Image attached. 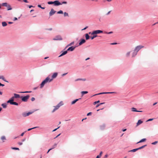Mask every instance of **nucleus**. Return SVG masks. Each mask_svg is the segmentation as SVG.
<instances>
[{"label":"nucleus","mask_w":158,"mask_h":158,"mask_svg":"<svg viewBox=\"0 0 158 158\" xmlns=\"http://www.w3.org/2000/svg\"><path fill=\"white\" fill-rule=\"evenodd\" d=\"M52 81V79H50L49 76L47 77L40 85V88L42 89L43 87L45 84L48 83H50Z\"/></svg>","instance_id":"nucleus-1"},{"label":"nucleus","mask_w":158,"mask_h":158,"mask_svg":"<svg viewBox=\"0 0 158 158\" xmlns=\"http://www.w3.org/2000/svg\"><path fill=\"white\" fill-rule=\"evenodd\" d=\"M29 95H27V96H21V99L22 101L24 102H26L27 101V100L29 99Z\"/></svg>","instance_id":"nucleus-2"},{"label":"nucleus","mask_w":158,"mask_h":158,"mask_svg":"<svg viewBox=\"0 0 158 158\" xmlns=\"http://www.w3.org/2000/svg\"><path fill=\"white\" fill-rule=\"evenodd\" d=\"M143 48H144L143 46L139 45L136 47L134 50L138 52L140 50Z\"/></svg>","instance_id":"nucleus-3"},{"label":"nucleus","mask_w":158,"mask_h":158,"mask_svg":"<svg viewBox=\"0 0 158 158\" xmlns=\"http://www.w3.org/2000/svg\"><path fill=\"white\" fill-rule=\"evenodd\" d=\"M103 31L100 30H97L94 31L91 33L92 35H96L97 34L102 33Z\"/></svg>","instance_id":"nucleus-4"},{"label":"nucleus","mask_w":158,"mask_h":158,"mask_svg":"<svg viewBox=\"0 0 158 158\" xmlns=\"http://www.w3.org/2000/svg\"><path fill=\"white\" fill-rule=\"evenodd\" d=\"M54 40H62V38L60 35H58L56 36L53 39Z\"/></svg>","instance_id":"nucleus-5"},{"label":"nucleus","mask_w":158,"mask_h":158,"mask_svg":"<svg viewBox=\"0 0 158 158\" xmlns=\"http://www.w3.org/2000/svg\"><path fill=\"white\" fill-rule=\"evenodd\" d=\"M54 5L55 6H58L61 5V4L59 1L56 0L54 1Z\"/></svg>","instance_id":"nucleus-6"},{"label":"nucleus","mask_w":158,"mask_h":158,"mask_svg":"<svg viewBox=\"0 0 158 158\" xmlns=\"http://www.w3.org/2000/svg\"><path fill=\"white\" fill-rule=\"evenodd\" d=\"M76 47V46H71L68 48L67 51V52L68 51H70L71 52L73 51L74 50Z\"/></svg>","instance_id":"nucleus-7"},{"label":"nucleus","mask_w":158,"mask_h":158,"mask_svg":"<svg viewBox=\"0 0 158 158\" xmlns=\"http://www.w3.org/2000/svg\"><path fill=\"white\" fill-rule=\"evenodd\" d=\"M56 12V11H55L53 9H52L49 12V15L50 16H51L55 14Z\"/></svg>","instance_id":"nucleus-8"},{"label":"nucleus","mask_w":158,"mask_h":158,"mask_svg":"<svg viewBox=\"0 0 158 158\" xmlns=\"http://www.w3.org/2000/svg\"><path fill=\"white\" fill-rule=\"evenodd\" d=\"M58 75V73H54L52 76V78H50V79H52V81L53 79L56 78Z\"/></svg>","instance_id":"nucleus-9"},{"label":"nucleus","mask_w":158,"mask_h":158,"mask_svg":"<svg viewBox=\"0 0 158 158\" xmlns=\"http://www.w3.org/2000/svg\"><path fill=\"white\" fill-rule=\"evenodd\" d=\"M15 98L14 96L12 97L10 100L7 101V103H10L13 102Z\"/></svg>","instance_id":"nucleus-10"},{"label":"nucleus","mask_w":158,"mask_h":158,"mask_svg":"<svg viewBox=\"0 0 158 158\" xmlns=\"http://www.w3.org/2000/svg\"><path fill=\"white\" fill-rule=\"evenodd\" d=\"M138 52L134 50L132 54V57H135L137 54Z\"/></svg>","instance_id":"nucleus-11"},{"label":"nucleus","mask_w":158,"mask_h":158,"mask_svg":"<svg viewBox=\"0 0 158 158\" xmlns=\"http://www.w3.org/2000/svg\"><path fill=\"white\" fill-rule=\"evenodd\" d=\"M54 108L52 111V112L53 113L56 110H58L60 108L57 105L56 106H54Z\"/></svg>","instance_id":"nucleus-12"},{"label":"nucleus","mask_w":158,"mask_h":158,"mask_svg":"<svg viewBox=\"0 0 158 158\" xmlns=\"http://www.w3.org/2000/svg\"><path fill=\"white\" fill-rule=\"evenodd\" d=\"M105 127H106V125H105V124H103L100 126V129L101 130H104V129H105Z\"/></svg>","instance_id":"nucleus-13"},{"label":"nucleus","mask_w":158,"mask_h":158,"mask_svg":"<svg viewBox=\"0 0 158 158\" xmlns=\"http://www.w3.org/2000/svg\"><path fill=\"white\" fill-rule=\"evenodd\" d=\"M14 96L15 98H21V96H20V95L19 94H14Z\"/></svg>","instance_id":"nucleus-14"},{"label":"nucleus","mask_w":158,"mask_h":158,"mask_svg":"<svg viewBox=\"0 0 158 158\" xmlns=\"http://www.w3.org/2000/svg\"><path fill=\"white\" fill-rule=\"evenodd\" d=\"M81 99V98H79V99H76L74 100L73 101H72L71 102V105L74 104L77 102L79 99Z\"/></svg>","instance_id":"nucleus-15"},{"label":"nucleus","mask_w":158,"mask_h":158,"mask_svg":"<svg viewBox=\"0 0 158 158\" xmlns=\"http://www.w3.org/2000/svg\"><path fill=\"white\" fill-rule=\"evenodd\" d=\"M85 39H82L79 43V45H81L85 43Z\"/></svg>","instance_id":"nucleus-16"},{"label":"nucleus","mask_w":158,"mask_h":158,"mask_svg":"<svg viewBox=\"0 0 158 158\" xmlns=\"http://www.w3.org/2000/svg\"><path fill=\"white\" fill-rule=\"evenodd\" d=\"M68 52L67 51H65L63 52L59 56V57H60L62 56H63L66 54Z\"/></svg>","instance_id":"nucleus-17"},{"label":"nucleus","mask_w":158,"mask_h":158,"mask_svg":"<svg viewBox=\"0 0 158 158\" xmlns=\"http://www.w3.org/2000/svg\"><path fill=\"white\" fill-rule=\"evenodd\" d=\"M142 123H143L142 121L141 120H139L138 121V122L137 123L136 126H138L140 125Z\"/></svg>","instance_id":"nucleus-18"},{"label":"nucleus","mask_w":158,"mask_h":158,"mask_svg":"<svg viewBox=\"0 0 158 158\" xmlns=\"http://www.w3.org/2000/svg\"><path fill=\"white\" fill-rule=\"evenodd\" d=\"M74 44V42L73 41L72 42H71V43H70L69 44H68V45L65 48H66L68 47H69V46H71V45H73Z\"/></svg>","instance_id":"nucleus-19"},{"label":"nucleus","mask_w":158,"mask_h":158,"mask_svg":"<svg viewBox=\"0 0 158 158\" xmlns=\"http://www.w3.org/2000/svg\"><path fill=\"white\" fill-rule=\"evenodd\" d=\"M63 105V102L62 101H61L57 105L60 107V106Z\"/></svg>","instance_id":"nucleus-20"},{"label":"nucleus","mask_w":158,"mask_h":158,"mask_svg":"<svg viewBox=\"0 0 158 158\" xmlns=\"http://www.w3.org/2000/svg\"><path fill=\"white\" fill-rule=\"evenodd\" d=\"M0 79H2V80L3 81H5V82H8V81H6L4 77L3 76H0Z\"/></svg>","instance_id":"nucleus-21"},{"label":"nucleus","mask_w":158,"mask_h":158,"mask_svg":"<svg viewBox=\"0 0 158 158\" xmlns=\"http://www.w3.org/2000/svg\"><path fill=\"white\" fill-rule=\"evenodd\" d=\"M11 105H14L16 106H18V103L17 102H11V103H10Z\"/></svg>","instance_id":"nucleus-22"},{"label":"nucleus","mask_w":158,"mask_h":158,"mask_svg":"<svg viewBox=\"0 0 158 158\" xmlns=\"http://www.w3.org/2000/svg\"><path fill=\"white\" fill-rule=\"evenodd\" d=\"M7 7V10H10L12 9V8H11V6L10 4L8 5V6H6Z\"/></svg>","instance_id":"nucleus-23"},{"label":"nucleus","mask_w":158,"mask_h":158,"mask_svg":"<svg viewBox=\"0 0 158 158\" xmlns=\"http://www.w3.org/2000/svg\"><path fill=\"white\" fill-rule=\"evenodd\" d=\"M8 4L7 2H4L2 3L1 4V6H2L6 7L7 6H8Z\"/></svg>","instance_id":"nucleus-24"},{"label":"nucleus","mask_w":158,"mask_h":158,"mask_svg":"<svg viewBox=\"0 0 158 158\" xmlns=\"http://www.w3.org/2000/svg\"><path fill=\"white\" fill-rule=\"evenodd\" d=\"M1 139L2 141L3 142H4L5 141V140L6 139L5 136H4L1 137Z\"/></svg>","instance_id":"nucleus-25"},{"label":"nucleus","mask_w":158,"mask_h":158,"mask_svg":"<svg viewBox=\"0 0 158 158\" xmlns=\"http://www.w3.org/2000/svg\"><path fill=\"white\" fill-rule=\"evenodd\" d=\"M146 140V139H145V138L143 139H141L140 141L138 142L137 143H142V142H143L145 141Z\"/></svg>","instance_id":"nucleus-26"},{"label":"nucleus","mask_w":158,"mask_h":158,"mask_svg":"<svg viewBox=\"0 0 158 158\" xmlns=\"http://www.w3.org/2000/svg\"><path fill=\"white\" fill-rule=\"evenodd\" d=\"M138 150V148H137L132 149V150H131L129 151V152H135Z\"/></svg>","instance_id":"nucleus-27"},{"label":"nucleus","mask_w":158,"mask_h":158,"mask_svg":"<svg viewBox=\"0 0 158 158\" xmlns=\"http://www.w3.org/2000/svg\"><path fill=\"white\" fill-rule=\"evenodd\" d=\"M85 37L86 40H88L89 39V36L88 35V34H86L85 35Z\"/></svg>","instance_id":"nucleus-28"},{"label":"nucleus","mask_w":158,"mask_h":158,"mask_svg":"<svg viewBox=\"0 0 158 158\" xmlns=\"http://www.w3.org/2000/svg\"><path fill=\"white\" fill-rule=\"evenodd\" d=\"M147 146V145H143L140 147L138 148V150H139L143 148H144V147H146Z\"/></svg>","instance_id":"nucleus-29"},{"label":"nucleus","mask_w":158,"mask_h":158,"mask_svg":"<svg viewBox=\"0 0 158 158\" xmlns=\"http://www.w3.org/2000/svg\"><path fill=\"white\" fill-rule=\"evenodd\" d=\"M2 25L3 27H5L7 25V24L6 22H3L2 23Z\"/></svg>","instance_id":"nucleus-30"},{"label":"nucleus","mask_w":158,"mask_h":158,"mask_svg":"<svg viewBox=\"0 0 158 158\" xmlns=\"http://www.w3.org/2000/svg\"><path fill=\"white\" fill-rule=\"evenodd\" d=\"M2 106L3 108H6V103H3L2 104Z\"/></svg>","instance_id":"nucleus-31"},{"label":"nucleus","mask_w":158,"mask_h":158,"mask_svg":"<svg viewBox=\"0 0 158 158\" xmlns=\"http://www.w3.org/2000/svg\"><path fill=\"white\" fill-rule=\"evenodd\" d=\"M102 152H100L99 155L97 156L96 158H100L101 157L102 154Z\"/></svg>","instance_id":"nucleus-32"},{"label":"nucleus","mask_w":158,"mask_h":158,"mask_svg":"<svg viewBox=\"0 0 158 158\" xmlns=\"http://www.w3.org/2000/svg\"><path fill=\"white\" fill-rule=\"evenodd\" d=\"M131 52V51H129L126 54V56L127 57H128L130 56Z\"/></svg>","instance_id":"nucleus-33"},{"label":"nucleus","mask_w":158,"mask_h":158,"mask_svg":"<svg viewBox=\"0 0 158 158\" xmlns=\"http://www.w3.org/2000/svg\"><path fill=\"white\" fill-rule=\"evenodd\" d=\"M88 92L87 91H83L81 92V94L82 95H84V94L88 93Z\"/></svg>","instance_id":"nucleus-34"},{"label":"nucleus","mask_w":158,"mask_h":158,"mask_svg":"<svg viewBox=\"0 0 158 158\" xmlns=\"http://www.w3.org/2000/svg\"><path fill=\"white\" fill-rule=\"evenodd\" d=\"M107 94L106 92H102V93H100L98 94H95L93 96H95L98 95H100V94Z\"/></svg>","instance_id":"nucleus-35"},{"label":"nucleus","mask_w":158,"mask_h":158,"mask_svg":"<svg viewBox=\"0 0 158 158\" xmlns=\"http://www.w3.org/2000/svg\"><path fill=\"white\" fill-rule=\"evenodd\" d=\"M64 17H69V14H68V13H67L66 12H64Z\"/></svg>","instance_id":"nucleus-36"},{"label":"nucleus","mask_w":158,"mask_h":158,"mask_svg":"<svg viewBox=\"0 0 158 158\" xmlns=\"http://www.w3.org/2000/svg\"><path fill=\"white\" fill-rule=\"evenodd\" d=\"M97 36H98L97 35H93V36L91 37L90 38H91V40H93L95 38L97 37Z\"/></svg>","instance_id":"nucleus-37"},{"label":"nucleus","mask_w":158,"mask_h":158,"mask_svg":"<svg viewBox=\"0 0 158 158\" xmlns=\"http://www.w3.org/2000/svg\"><path fill=\"white\" fill-rule=\"evenodd\" d=\"M57 144L56 143H55L52 146V148H52V149H53L55 148L56 147Z\"/></svg>","instance_id":"nucleus-38"},{"label":"nucleus","mask_w":158,"mask_h":158,"mask_svg":"<svg viewBox=\"0 0 158 158\" xmlns=\"http://www.w3.org/2000/svg\"><path fill=\"white\" fill-rule=\"evenodd\" d=\"M33 113V112H29L28 113H27V116H29L31 114Z\"/></svg>","instance_id":"nucleus-39"},{"label":"nucleus","mask_w":158,"mask_h":158,"mask_svg":"<svg viewBox=\"0 0 158 158\" xmlns=\"http://www.w3.org/2000/svg\"><path fill=\"white\" fill-rule=\"evenodd\" d=\"M27 113L26 112H23L22 113V115L24 117H27Z\"/></svg>","instance_id":"nucleus-40"},{"label":"nucleus","mask_w":158,"mask_h":158,"mask_svg":"<svg viewBox=\"0 0 158 158\" xmlns=\"http://www.w3.org/2000/svg\"><path fill=\"white\" fill-rule=\"evenodd\" d=\"M63 13V11L62 10H60L57 12V14H62Z\"/></svg>","instance_id":"nucleus-41"},{"label":"nucleus","mask_w":158,"mask_h":158,"mask_svg":"<svg viewBox=\"0 0 158 158\" xmlns=\"http://www.w3.org/2000/svg\"><path fill=\"white\" fill-rule=\"evenodd\" d=\"M31 91H26L19 92L20 93H31Z\"/></svg>","instance_id":"nucleus-42"},{"label":"nucleus","mask_w":158,"mask_h":158,"mask_svg":"<svg viewBox=\"0 0 158 158\" xmlns=\"http://www.w3.org/2000/svg\"><path fill=\"white\" fill-rule=\"evenodd\" d=\"M38 127H33L32 128H31L28 129L27 130V131H30L32 129H35L36 128H38Z\"/></svg>","instance_id":"nucleus-43"},{"label":"nucleus","mask_w":158,"mask_h":158,"mask_svg":"<svg viewBox=\"0 0 158 158\" xmlns=\"http://www.w3.org/2000/svg\"><path fill=\"white\" fill-rule=\"evenodd\" d=\"M48 4H49V5L54 4V1L53 2H52V1L48 2Z\"/></svg>","instance_id":"nucleus-44"},{"label":"nucleus","mask_w":158,"mask_h":158,"mask_svg":"<svg viewBox=\"0 0 158 158\" xmlns=\"http://www.w3.org/2000/svg\"><path fill=\"white\" fill-rule=\"evenodd\" d=\"M38 6L39 7L41 8L42 9H45V7H42L41 6V5H38Z\"/></svg>","instance_id":"nucleus-45"},{"label":"nucleus","mask_w":158,"mask_h":158,"mask_svg":"<svg viewBox=\"0 0 158 158\" xmlns=\"http://www.w3.org/2000/svg\"><path fill=\"white\" fill-rule=\"evenodd\" d=\"M67 2L66 1H63L61 2H60L61 5H62L63 4H67Z\"/></svg>","instance_id":"nucleus-46"},{"label":"nucleus","mask_w":158,"mask_h":158,"mask_svg":"<svg viewBox=\"0 0 158 158\" xmlns=\"http://www.w3.org/2000/svg\"><path fill=\"white\" fill-rule=\"evenodd\" d=\"M106 34H112L113 33V31H110V32H104Z\"/></svg>","instance_id":"nucleus-47"},{"label":"nucleus","mask_w":158,"mask_h":158,"mask_svg":"<svg viewBox=\"0 0 158 158\" xmlns=\"http://www.w3.org/2000/svg\"><path fill=\"white\" fill-rule=\"evenodd\" d=\"M131 109H132V111H135V112H136V109H135V108H134V107H133L131 108Z\"/></svg>","instance_id":"nucleus-48"},{"label":"nucleus","mask_w":158,"mask_h":158,"mask_svg":"<svg viewBox=\"0 0 158 158\" xmlns=\"http://www.w3.org/2000/svg\"><path fill=\"white\" fill-rule=\"evenodd\" d=\"M116 93L115 92H106L107 94H116Z\"/></svg>","instance_id":"nucleus-49"},{"label":"nucleus","mask_w":158,"mask_h":158,"mask_svg":"<svg viewBox=\"0 0 158 158\" xmlns=\"http://www.w3.org/2000/svg\"><path fill=\"white\" fill-rule=\"evenodd\" d=\"M13 149L16 150H19V148H15V147H12L11 148Z\"/></svg>","instance_id":"nucleus-50"},{"label":"nucleus","mask_w":158,"mask_h":158,"mask_svg":"<svg viewBox=\"0 0 158 158\" xmlns=\"http://www.w3.org/2000/svg\"><path fill=\"white\" fill-rule=\"evenodd\" d=\"M81 78H78V79H75V81H81Z\"/></svg>","instance_id":"nucleus-51"},{"label":"nucleus","mask_w":158,"mask_h":158,"mask_svg":"<svg viewBox=\"0 0 158 158\" xmlns=\"http://www.w3.org/2000/svg\"><path fill=\"white\" fill-rule=\"evenodd\" d=\"M99 102H100V101L99 100L95 102L94 103V104L95 105V104H96L98 103H99Z\"/></svg>","instance_id":"nucleus-52"},{"label":"nucleus","mask_w":158,"mask_h":158,"mask_svg":"<svg viewBox=\"0 0 158 158\" xmlns=\"http://www.w3.org/2000/svg\"><path fill=\"white\" fill-rule=\"evenodd\" d=\"M157 143V141H155L153 143H152V144L153 145H155Z\"/></svg>","instance_id":"nucleus-53"},{"label":"nucleus","mask_w":158,"mask_h":158,"mask_svg":"<svg viewBox=\"0 0 158 158\" xmlns=\"http://www.w3.org/2000/svg\"><path fill=\"white\" fill-rule=\"evenodd\" d=\"M92 114V112H89V113H88L87 114V116L91 115Z\"/></svg>","instance_id":"nucleus-54"},{"label":"nucleus","mask_w":158,"mask_h":158,"mask_svg":"<svg viewBox=\"0 0 158 158\" xmlns=\"http://www.w3.org/2000/svg\"><path fill=\"white\" fill-rule=\"evenodd\" d=\"M60 126L58 128H56V129H54V130H53V131H52L53 132V131H56L57 129H58V128H60Z\"/></svg>","instance_id":"nucleus-55"},{"label":"nucleus","mask_w":158,"mask_h":158,"mask_svg":"<svg viewBox=\"0 0 158 158\" xmlns=\"http://www.w3.org/2000/svg\"><path fill=\"white\" fill-rule=\"evenodd\" d=\"M35 100V98H34L32 97L31 98V101H34Z\"/></svg>","instance_id":"nucleus-56"},{"label":"nucleus","mask_w":158,"mask_h":158,"mask_svg":"<svg viewBox=\"0 0 158 158\" xmlns=\"http://www.w3.org/2000/svg\"><path fill=\"white\" fill-rule=\"evenodd\" d=\"M153 119V118H150V119H148L147 121L148 122V121H151Z\"/></svg>","instance_id":"nucleus-57"},{"label":"nucleus","mask_w":158,"mask_h":158,"mask_svg":"<svg viewBox=\"0 0 158 158\" xmlns=\"http://www.w3.org/2000/svg\"><path fill=\"white\" fill-rule=\"evenodd\" d=\"M111 12V11H109V12H108L106 14V15H109L110 13V12Z\"/></svg>","instance_id":"nucleus-58"},{"label":"nucleus","mask_w":158,"mask_h":158,"mask_svg":"<svg viewBox=\"0 0 158 158\" xmlns=\"http://www.w3.org/2000/svg\"><path fill=\"white\" fill-rule=\"evenodd\" d=\"M18 144L19 145H21L23 144V143H22V142H19L18 143Z\"/></svg>","instance_id":"nucleus-59"},{"label":"nucleus","mask_w":158,"mask_h":158,"mask_svg":"<svg viewBox=\"0 0 158 158\" xmlns=\"http://www.w3.org/2000/svg\"><path fill=\"white\" fill-rule=\"evenodd\" d=\"M88 26H86L83 29H82V30H85L87 28H88Z\"/></svg>","instance_id":"nucleus-60"},{"label":"nucleus","mask_w":158,"mask_h":158,"mask_svg":"<svg viewBox=\"0 0 158 158\" xmlns=\"http://www.w3.org/2000/svg\"><path fill=\"white\" fill-rule=\"evenodd\" d=\"M81 81H85L86 80V79L85 78H81Z\"/></svg>","instance_id":"nucleus-61"},{"label":"nucleus","mask_w":158,"mask_h":158,"mask_svg":"<svg viewBox=\"0 0 158 158\" xmlns=\"http://www.w3.org/2000/svg\"><path fill=\"white\" fill-rule=\"evenodd\" d=\"M25 132H23L22 133H21V134L20 135L22 136H23L24 135V133Z\"/></svg>","instance_id":"nucleus-62"},{"label":"nucleus","mask_w":158,"mask_h":158,"mask_svg":"<svg viewBox=\"0 0 158 158\" xmlns=\"http://www.w3.org/2000/svg\"><path fill=\"white\" fill-rule=\"evenodd\" d=\"M68 73H64V74H63L62 75V76H64L65 75H66Z\"/></svg>","instance_id":"nucleus-63"},{"label":"nucleus","mask_w":158,"mask_h":158,"mask_svg":"<svg viewBox=\"0 0 158 158\" xmlns=\"http://www.w3.org/2000/svg\"><path fill=\"white\" fill-rule=\"evenodd\" d=\"M17 19H17V18H16V17H15V18H14V21H16V20H17Z\"/></svg>","instance_id":"nucleus-64"}]
</instances>
